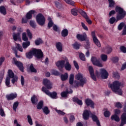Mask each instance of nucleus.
I'll list each match as a JSON object with an SVG mask.
<instances>
[{
    "label": "nucleus",
    "instance_id": "56",
    "mask_svg": "<svg viewBox=\"0 0 126 126\" xmlns=\"http://www.w3.org/2000/svg\"><path fill=\"white\" fill-rule=\"evenodd\" d=\"M114 112V115H116V116H119L120 114H121V110L119 109H115Z\"/></svg>",
    "mask_w": 126,
    "mask_h": 126
},
{
    "label": "nucleus",
    "instance_id": "41",
    "mask_svg": "<svg viewBox=\"0 0 126 126\" xmlns=\"http://www.w3.org/2000/svg\"><path fill=\"white\" fill-rule=\"evenodd\" d=\"M54 3L55 4V6H56V7H57L58 8H61V7H63V4H62V3L58 1L55 0L54 1Z\"/></svg>",
    "mask_w": 126,
    "mask_h": 126
},
{
    "label": "nucleus",
    "instance_id": "63",
    "mask_svg": "<svg viewBox=\"0 0 126 126\" xmlns=\"http://www.w3.org/2000/svg\"><path fill=\"white\" fill-rule=\"evenodd\" d=\"M81 25L82 27L83 28V29H84V30H85L86 31H88V28L87 27V26H86L85 24H84L83 22H82Z\"/></svg>",
    "mask_w": 126,
    "mask_h": 126
},
{
    "label": "nucleus",
    "instance_id": "14",
    "mask_svg": "<svg viewBox=\"0 0 126 126\" xmlns=\"http://www.w3.org/2000/svg\"><path fill=\"white\" fill-rule=\"evenodd\" d=\"M17 97V94L16 93H11L6 95V99L8 101H10V100H13Z\"/></svg>",
    "mask_w": 126,
    "mask_h": 126
},
{
    "label": "nucleus",
    "instance_id": "44",
    "mask_svg": "<svg viewBox=\"0 0 126 126\" xmlns=\"http://www.w3.org/2000/svg\"><path fill=\"white\" fill-rule=\"evenodd\" d=\"M27 119H28V122L29 125H30V126H32L33 125V121L32 120L31 116L28 115Z\"/></svg>",
    "mask_w": 126,
    "mask_h": 126
},
{
    "label": "nucleus",
    "instance_id": "16",
    "mask_svg": "<svg viewBox=\"0 0 126 126\" xmlns=\"http://www.w3.org/2000/svg\"><path fill=\"white\" fill-rule=\"evenodd\" d=\"M65 63V60H62V61H59L57 62L56 63V66L58 67H61V68H63L64 67V64Z\"/></svg>",
    "mask_w": 126,
    "mask_h": 126
},
{
    "label": "nucleus",
    "instance_id": "24",
    "mask_svg": "<svg viewBox=\"0 0 126 126\" xmlns=\"http://www.w3.org/2000/svg\"><path fill=\"white\" fill-rule=\"evenodd\" d=\"M28 69L29 70H30L32 72H37V70L34 68V66L33 65V64H30L28 66Z\"/></svg>",
    "mask_w": 126,
    "mask_h": 126
},
{
    "label": "nucleus",
    "instance_id": "62",
    "mask_svg": "<svg viewBox=\"0 0 126 126\" xmlns=\"http://www.w3.org/2000/svg\"><path fill=\"white\" fill-rule=\"evenodd\" d=\"M30 24L32 28H36V24H35V21H31L30 22Z\"/></svg>",
    "mask_w": 126,
    "mask_h": 126
},
{
    "label": "nucleus",
    "instance_id": "2",
    "mask_svg": "<svg viewBox=\"0 0 126 126\" xmlns=\"http://www.w3.org/2000/svg\"><path fill=\"white\" fill-rule=\"evenodd\" d=\"M121 86H122V83L119 82V81H115L113 84H109L108 85V87L109 88H111L113 92L118 95L123 94V91L121 89Z\"/></svg>",
    "mask_w": 126,
    "mask_h": 126
},
{
    "label": "nucleus",
    "instance_id": "4",
    "mask_svg": "<svg viewBox=\"0 0 126 126\" xmlns=\"http://www.w3.org/2000/svg\"><path fill=\"white\" fill-rule=\"evenodd\" d=\"M75 78L77 80L80 81V82H75V84L77 87H78V86L83 87V85H84V84L87 82L86 79L85 78H83V75L80 73H79L75 76Z\"/></svg>",
    "mask_w": 126,
    "mask_h": 126
},
{
    "label": "nucleus",
    "instance_id": "46",
    "mask_svg": "<svg viewBox=\"0 0 126 126\" xmlns=\"http://www.w3.org/2000/svg\"><path fill=\"white\" fill-rule=\"evenodd\" d=\"M11 78V83L13 84H14L15 82H16L18 80V77L16 75H15V76L12 77Z\"/></svg>",
    "mask_w": 126,
    "mask_h": 126
},
{
    "label": "nucleus",
    "instance_id": "28",
    "mask_svg": "<svg viewBox=\"0 0 126 126\" xmlns=\"http://www.w3.org/2000/svg\"><path fill=\"white\" fill-rule=\"evenodd\" d=\"M61 35L62 37H66L68 35V30L66 29L63 30L61 32Z\"/></svg>",
    "mask_w": 126,
    "mask_h": 126
},
{
    "label": "nucleus",
    "instance_id": "51",
    "mask_svg": "<svg viewBox=\"0 0 126 126\" xmlns=\"http://www.w3.org/2000/svg\"><path fill=\"white\" fill-rule=\"evenodd\" d=\"M55 111L60 116H64V115H65V113L63 112L61 110L55 109Z\"/></svg>",
    "mask_w": 126,
    "mask_h": 126
},
{
    "label": "nucleus",
    "instance_id": "29",
    "mask_svg": "<svg viewBox=\"0 0 126 126\" xmlns=\"http://www.w3.org/2000/svg\"><path fill=\"white\" fill-rule=\"evenodd\" d=\"M29 46H30V41H28L26 42H23L22 43V47L24 49H27Z\"/></svg>",
    "mask_w": 126,
    "mask_h": 126
},
{
    "label": "nucleus",
    "instance_id": "32",
    "mask_svg": "<svg viewBox=\"0 0 126 126\" xmlns=\"http://www.w3.org/2000/svg\"><path fill=\"white\" fill-rule=\"evenodd\" d=\"M111 120L115 121V122H120V117L116 115H113L111 117Z\"/></svg>",
    "mask_w": 126,
    "mask_h": 126
},
{
    "label": "nucleus",
    "instance_id": "57",
    "mask_svg": "<svg viewBox=\"0 0 126 126\" xmlns=\"http://www.w3.org/2000/svg\"><path fill=\"white\" fill-rule=\"evenodd\" d=\"M125 26V23H121L118 26V30H122L123 29V28Z\"/></svg>",
    "mask_w": 126,
    "mask_h": 126
},
{
    "label": "nucleus",
    "instance_id": "8",
    "mask_svg": "<svg viewBox=\"0 0 126 126\" xmlns=\"http://www.w3.org/2000/svg\"><path fill=\"white\" fill-rule=\"evenodd\" d=\"M12 63L15 64V65H16V66H17L19 68L21 71H22V72L24 71V67H23V64L21 62L17 61V60H16V58H13Z\"/></svg>",
    "mask_w": 126,
    "mask_h": 126
},
{
    "label": "nucleus",
    "instance_id": "60",
    "mask_svg": "<svg viewBox=\"0 0 126 126\" xmlns=\"http://www.w3.org/2000/svg\"><path fill=\"white\" fill-rule=\"evenodd\" d=\"M113 75L114 77H115V78H117L118 79L120 78V74H119V73H118V72H113Z\"/></svg>",
    "mask_w": 126,
    "mask_h": 126
},
{
    "label": "nucleus",
    "instance_id": "47",
    "mask_svg": "<svg viewBox=\"0 0 126 126\" xmlns=\"http://www.w3.org/2000/svg\"><path fill=\"white\" fill-rule=\"evenodd\" d=\"M43 101H39L36 106L37 109L38 110H41V109L43 108Z\"/></svg>",
    "mask_w": 126,
    "mask_h": 126
},
{
    "label": "nucleus",
    "instance_id": "15",
    "mask_svg": "<svg viewBox=\"0 0 126 126\" xmlns=\"http://www.w3.org/2000/svg\"><path fill=\"white\" fill-rule=\"evenodd\" d=\"M56 47L57 51L60 52V53H62V52L63 51V43H62V42H57L56 43Z\"/></svg>",
    "mask_w": 126,
    "mask_h": 126
},
{
    "label": "nucleus",
    "instance_id": "27",
    "mask_svg": "<svg viewBox=\"0 0 126 126\" xmlns=\"http://www.w3.org/2000/svg\"><path fill=\"white\" fill-rule=\"evenodd\" d=\"M78 12H79V13L81 14L82 16L84 17V18L86 19L87 17H88V16L87 15V14L86 13V12L82 10L81 9H78Z\"/></svg>",
    "mask_w": 126,
    "mask_h": 126
},
{
    "label": "nucleus",
    "instance_id": "37",
    "mask_svg": "<svg viewBox=\"0 0 126 126\" xmlns=\"http://www.w3.org/2000/svg\"><path fill=\"white\" fill-rule=\"evenodd\" d=\"M42 111L45 115H49V114H50V110H49L48 107H44L43 108H42Z\"/></svg>",
    "mask_w": 126,
    "mask_h": 126
},
{
    "label": "nucleus",
    "instance_id": "3",
    "mask_svg": "<svg viewBox=\"0 0 126 126\" xmlns=\"http://www.w3.org/2000/svg\"><path fill=\"white\" fill-rule=\"evenodd\" d=\"M34 55L37 59H42L44 57V54L41 49L35 48L32 49L30 52L26 53V57L28 59H32Z\"/></svg>",
    "mask_w": 126,
    "mask_h": 126
},
{
    "label": "nucleus",
    "instance_id": "22",
    "mask_svg": "<svg viewBox=\"0 0 126 126\" xmlns=\"http://www.w3.org/2000/svg\"><path fill=\"white\" fill-rule=\"evenodd\" d=\"M92 119L94 122H95L96 123L97 126H101L100 121H99V120L98 119V117L96 115H92Z\"/></svg>",
    "mask_w": 126,
    "mask_h": 126
},
{
    "label": "nucleus",
    "instance_id": "6",
    "mask_svg": "<svg viewBox=\"0 0 126 126\" xmlns=\"http://www.w3.org/2000/svg\"><path fill=\"white\" fill-rule=\"evenodd\" d=\"M100 73L98 71H96L95 74H96L97 76H100V74L101 75V77L102 79H107L108 77L109 76V73L108 71L106 70L104 68H101L99 70Z\"/></svg>",
    "mask_w": 126,
    "mask_h": 126
},
{
    "label": "nucleus",
    "instance_id": "39",
    "mask_svg": "<svg viewBox=\"0 0 126 126\" xmlns=\"http://www.w3.org/2000/svg\"><path fill=\"white\" fill-rule=\"evenodd\" d=\"M109 2V7H114L116 3H115V1L114 0H108Z\"/></svg>",
    "mask_w": 126,
    "mask_h": 126
},
{
    "label": "nucleus",
    "instance_id": "61",
    "mask_svg": "<svg viewBox=\"0 0 126 126\" xmlns=\"http://www.w3.org/2000/svg\"><path fill=\"white\" fill-rule=\"evenodd\" d=\"M0 115L1 117H5V114L4 113V111L1 107L0 108Z\"/></svg>",
    "mask_w": 126,
    "mask_h": 126
},
{
    "label": "nucleus",
    "instance_id": "64",
    "mask_svg": "<svg viewBox=\"0 0 126 126\" xmlns=\"http://www.w3.org/2000/svg\"><path fill=\"white\" fill-rule=\"evenodd\" d=\"M51 74H53V75H59V74H60L59 72L56 70H52L51 71Z\"/></svg>",
    "mask_w": 126,
    "mask_h": 126
},
{
    "label": "nucleus",
    "instance_id": "19",
    "mask_svg": "<svg viewBox=\"0 0 126 126\" xmlns=\"http://www.w3.org/2000/svg\"><path fill=\"white\" fill-rule=\"evenodd\" d=\"M90 114H91V112H90V111H88L87 110H85L83 113L84 120H88V119H89V115H90Z\"/></svg>",
    "mask_w": 126,
    "mask_h": 126
},
{
    "label": "nucleus",
    "instance_id": "9",
    "mask_svg": "<svg viewBox=\"0 0 126 126\" xmlns=\"http://www.w3.org/2000/svg\"><path fill=\"white\" fill-rule=\"evenodd\" d=\"M91 61L92 62L94 65H96V66H98V67H103V64L100 62L99 60L97 59V58L95 57H92Z\"/></svg>",
    "mask_w": 126,
    "mask_h": 126
},
{
    "label": "nucleus",
    "instance_id": "34",
    "mask_svg": "<svg viewBox=\"0 0 126 126\" xmlns=\"http://www.w3.org/2000/svg\"><path fill=\"white\" fill-rule=\"evenodd\" d=\"M0 12L2 14H3V15H5V14H6V9H5V8L3 6H0Z\"/></svg>",
    "mask_w": 126,
    "mask_h": 126
},
{
    "label": "nucleus",
    "instance_id": "12",
    "mask_svg": "<svg viewBox=\"0 0 126 126\" xmlns=\"http://www.w3.org/2000/svg\"><path fill=\"white\" fill-rule=\"evenodd\" d=\"M76 37L80 41H85L87 39V34H86V32H84L83 34H78L76 35Z\"/></svg>",
    "mask_w": 126,
    "mask_h": 126
},
{
    "label": "nucleus",
    "instance_id": "38",
    "mask_svg": "<svg viewBox=\"0 0 126 126\" xmlns=\"http://www.w3.org/2000/svg\"><path fill=\"white\" fill-rule=\"evenodd\" d=\"M100 58L103 62H107L108 60V56L106 54H102Z\"/></svg>",
    "mask_w": 126,
    "mask_h": 126
},
{
    "label": "nucleus",
    "instance_id": "58",
    "mask_svg": "<svg viewBox=\"0 0 126 126\" xmlns=\"http://www.w3.org/2000/svg\"><path fill=\"white\" fill-rule=\"evenodd\" d=\"M27 33L29 38L31 40V39H32V33L30 32V30H27Z\"/></svg>",
    "mask_w": 126,
    "mask_h": 126
},
{
    "label": "nucleus",
    "instance_id": "36",
    "mask_svg": "<svg viewBox=\"0 0 126 126\" xmlns=\"http://www.w3.org/2000/svg\"><path fill=\"white\" fill-rule=\"evenodd\" d=\"M48 20L49 21L48 27H49V28H51V27L54 25V23H53V21H52V18H51V17H49L48 18Z\"/></svg>",
    "mask_w": 126,
    "mask_h": 126
},
{
    "label": "nucleus",
    "instance_id": "59",
    "mask_svg": "<svg viewBox=\"0 0 126 126\" xmlns=\"http://www.w3.org/2000/svg\"><path fill=\"white\" fill-rule=\"evenodd\" d=\"M79 57L81 61H83L84 62L85 61V56L84 55V54H83V53H80L79 54Z\"/></svg>",
    "mask_w": 126,
    "mask_h": 126
},
{
    "label": "nucleus",
    "instance_id": "26",
    "mask_svg": "<svg viewBox=\"0 0 126 126\" xmlns=\"http://www.w3.org/2000/svg\"><path fill=\"white\" fill-rule=\"evenodd\" d=\"M31 101L32 104H37V103H38V98H37V96H36L35 95H33L31 97Z\"/></svg>",
    "mask_w": 126,
    "mask_h": 126
},
{
    "label": "nucleus",
    "instance_id": "48",
    "mask_svg": "<svg viewBox=\"0 0 126 126\" xmlns=\"http://www.w3.org/2000/svg\"><path fill=\"white\" fill-rule=\"evenodd\" d=\"M78 12V9H72L71 10V13L72 14V15H74L75 16H76L77 15V13Z\"/></svg>",
    "mask_w": 126,
    "mask_h": 126
},
{
    "label": "nucleus",
    "instance_id": "30",
    "mask_svg": "<svg viewBox=\"0 0 126 126\" xmlns=\"http://www.w3.org/2000/svg\"><path fill=\"white\" fill-rule=\"evenodd\" d=\"M72 90H70V92H63L61 93L62 97L63 98H65V97H67V94L69 93V94H71L72 93Z\"/></svg>",
    "mask_w": 126,
    "mask_h": 126
},
{
    "label": "nucleus",
    "instance_id": "55",
    "mask_svg": "<svg viewBox=\"0 0 126 126\" xmlns=\"http://www.w3.org/2000/svg\"><path fill=\"white\" fill-rule=\"evenodd\" d=\"M104 116L105 118H109L111 116V112L108 110H106L104 113Z\"/></svg>",
    "mask_w": 126,
    "mask_h": 126
},
{
    "label": "nucleus",
    "instance_id": "10",
    "mask_svg": "<svg viewBox=\"0 0 126 126\" xmlns=\"http://www.w3.org/2000/svg\"><path fill=\"white\" fill-rule=\"evenodd\" d=\"M62 59L65 61V64L64 65L65 69L69 71L71 69V65L69 63L68 60L65 57H63Z\"/></svg>",
    "mask_w": 126,
    "mask_h": 126
},
{
    "label": "nucleus",
    "instance_id": "33",
    "mask_svg": "<svg viewBox=\"0 0 126 126\" xmlns=\"http://www.w3.org/2000/svg\"><path fill=\"white\" fill-rule=\"evenodd\" d=\"M61 77L62 81H64L68 78V75L67 74V73H65L64 75H62Z\"/></svg>",
    "mask_w": 126,
    "mask_h": 126
},
{
    "label": "nucleus",
    "instance_id": "50",
    "mask_svg": "<svg viewBox=\"0 0 126 126\" xmlns=\"http://www.w3.org/2000/svg\"><path fill=\"white\" fill-rule=\"evenodd\" d=\"M16 48L19 51V52H23V48L19 44H16Z\"/></svg>",
    "mask_w": 126,
    "mask_h": 126
},
{
    "label": "nucleus",
    "instance_id": "21",
    "mask_svg": "<svg viewBox=\"0 0 126 126\" xmlns=\"http://www.w3.org/2000/svg\"><path fill=\"white\" fill-rule=\"evenodd\" d=\"M121 124L120 126H124L126 124V114L123 113L121 116Z\"/></svg>",
    "mask_w": 126,
    "mask_h": 126
},
{
    "label": "nucleus",
    "instance_id": "43",
    "mask_svg": "<svg viewBox=\"0 0 126 126\" xmlns=\"http://www.w3.org/2000/svg\"><path fill=\"white\" fill-rule=\"evenodd\" d=\"M8 75L9 78H12V77L15 76H14V73H13V72L11 70H8Z\"/></svg>",
    "mask_w": 126,
    "mask_h": 126
},
{
    "label": "nucleus",
    "instance_id": "52",
    "mask_svg": "<svg viewBox=\"0 0 126 126\" xmlns=\"http://www.w3.org/2000/svg\"><path fill=\"white\" fill-rule=\"evenodd\" d=\"M115 107L118 109H122L123 108V104L120 102L115 103Z\"/></svg>",
    "mask_w": 126,
    "mask_h": 126
},
{
    "label": "nucleus",
    "instance_id": "25",
    "mask_svg": "<svg viewBox=\"0 0 126 126\" xmlns=\"http://www.w3.org/2000/svg\"><path fill=\"white\" fill-rule=\"evenodd\" d=\"M93 41L95 44V45L98 47V48H100L101 47V43H100V41L99 40H98V38L97 37H94L93 38Z\"/></svg>",
    "mask_w": 126,
    "mask_h": 126
},
{
    "label": "nucleus",
    "instance_id": "5",
    "mask_svg": "<svg viewBox=\"0 0 126 126\" xmlns=\"http://www.w3.org/2000/svg\"><path fill=\"white\" fill-rule=\"evenodd\" d=\"M36 20L40 26H44L46 22V19L43 14L39 13L36 16Z\"/></svg>",
    "mask_w": 126,
    "mask_h": 126
},
{
    "label": "nucleus",
    "instance_id": "20",
    "mask_svg": "<svg viewBox=\"0 0 126 126\" xmlns=\"http://www.w3.org/2000/svg\"><path fill=\"white\" fill-rule=\"evenodd\" d=\"M20 32H18L17 33H13V38L14 41H21V37H20Z\"/></svg>",
    "mask_w": 126,
    "mask_h": 126
},
{
    "label": "nucleus",
    "instance_id": "31",
    "mask_svg": "<svg viewBox=\"0 0 126 126\" xmlns=\"http://www.w3.org/2000/svg\"><path fill=\"white\" fill-rule=\"evenodd\" d=\"M73 102H76L77 104H78L80 105H82L83 104L82 100L79 99L77 97H74L73 98Z\"/></svg>",
    "mask_w": 126,
    "mask_h": 126
},
{
    "label": "nucleus",
    "instance_id": "53",
    "mask_svg": "<svg viewBox=\"0 0 126 126\" xmlns=\"http://www.w3.org/2000/svg\"><path fill=\"white\" fill-rule=\"evenodd\" d=\"M72 46L74 49H76V50H78V49H79V47H80V45L77 42H75L72 44Z\"/></svg>",
    "mask_w": 126,
    "mask_h": 126
},
{
    "label": "nucleus",
    "instance_id": "54",
    "mask_svg": "<svg viewBox=\"0 0 126 126\" xmlns=\"http://www.w3.org/2000/svg\"><path fill=\"white\" fill-rule=\"evenodd\" d=\"M66 3L68 4H70V5H74V1L71 0H63Z\"/></svg>",
    "mask_w": 126,
    "mask_h": 126
},
{
    "label": "nucleus",
    "instance_id": "1",
    "mask_svg": "<svg viewBox=\"0 0 126 126\" xmlns=\"http://www.w3.org/2000/svg\"><path fill=\"white\" fill-rule=\"evenodd\" d=\"M115 10L116 12L118 13L117 15V19L114 17H112L109 19V23L110 24H114V22H118L119 20H122L126 15V12L124 10V9L122 8L116 6L115 8Z\"/></svg>",
    "mask_w": 126,
    "mask_h": 126
},
{
    "label": "nucleus",
    "instance_id": "49",
    "mask_svg": "<svg viewBox=\"0 0 126 126\" xmlns=\"http://www.w3.org/2000/svg\"><path fill=\"white\" fill-rule=\"evenodd\" d=\"M5 84L6 86H7L8 87H10V86L9 85V84H10V78L8 77H7L6 78Z\"/></svg>",
    "mask_w": 126,
    "mask_h": 126
},
{
    "label": "nucleus",
    "instance_id": "23",
    "mask_svg": "<svg viewBox=\"0 0 126 126\" xmlns=\"http://www.w3.org/2000/svg\"><path fill=\"white\" fill-rule=\"evenodd\" d=\"M34 13H36V11L32 10L30 11L26 15V18L27 19H31L32 18V14H34Z\"/></svg>",
    "mask_w": 126,
    "mask_h": 126
},
{
    "label": "nucleus",
    "instance_id": "18",
    "mask_svg": "<svg viewBox=\"0 0 126 126\" xmlns=\"http://www.w3.org/2000/svg\"><path fill=\"white\" fill-rule=\"evenodd\" d=\"M85 102L87 106H91V108L94 109V102L91 99L89 98L86 99Z\"/></svg>",
    "mask_w": 126,
    "mask_h": 126
},
{
    "label": "nucleus",
    "instance_id": "40",
    "mask_svg": "<svg viewBox=\"0 0 126 126\" xmlns=\"http://www.w3.org/2000/svg\"><path fill=\"white\" fill-rule=\"evenodd\" d=\"M18 105H19V103L18 101H16L13 103V110L14 111V112H16Z\"/></svg>",
    "mask_w": 126,
    "mask_h": 126
},
{
    "label": "nucleus",
    "instance_id": "7",
    "mask_svg": "<svg viewBox=\"0 0 126 126\" xmlns=\"http://www.w3.org/2000/svg\"><path fill=\"white\" fill-rule=\"evenodd\" d=\"M42 91L45 93L46 95H48V96H49L51 97V98H52V99H57L58 97H57V94L56 93V92H54L52 93L50 92L49 90H47V89L44 87L42 88Z\"/></svg>",
    "mask_w": 126,
    "mask_h": 126
},
{
    "label": "nucleus",
    "instance_id": "35",
    "mask_svg": "<svg viewBox=\"0 0 126 126\" xmlns=\"http://www.w3.org/2000/svg\"><path fill=\"white\" fill-rule=\"evenodd\" d=\"M22 38L25 42L28 41V37H27V35L26 34V32H24L22 34Z\"/></svg>",
    "mask_w": 126,
    "mask_h": 126
},
{
    "label": "nucleus",
    "instance_id": "45",
    "mask_svg": "<svg viewBox=\"0 0 126 126\" xmlns=\"http://www.w3.org/2000/svg\"><path fill=\"white\" fill-rule=\"evenodd\" d=\"M74 79V75L71 74L69 76V83L70 84H73V80Z\"/></svg>",
    "mask_w": 126,
    "mask_h": 126
},
{
    "label": "nucleus",
    "instance_id": "13",
    "mask_svg": "<svg viewBox=\"0 0 126 126\" xmlns=\"http://www.w3.org/2000/svg\"><path fill=\"white\" fill-rule=\"evenodd\" d=\"M112 51L113 49H112V47L109 45H106L102 49V51L104 53H106V54H111Z\"/></svg>",
    "mask_w": 126,
    "mask_h": 126
},
{
    "label": "nucleus",
    "instance_id": "42",
    "mask_svg": "<svg viewBox=\"0 0 126 126\" xmlns=\"http://www.w3.org/2000/svg\"><path fill=\"white\" fill-rule=\"evenodd\" d=\"M41 44H43V40L41 39L38 38L35 40V44L36 46H39V45H41Z\"/></svg>",
    "mask_w": 126,
    "mask_h": 126
},
{
    "label": "nucleus",
    "instance_id": "17",
    "mask_svg": "<svg viewBox=\"0 0 126 126\" xmlns=\"http://www.w3.org/2000/svg\"><path fill=\"white\" fill-rule=\"evenodd\" d=\"M89 70L90 71V73L92 78L93 79V80L96 81V77L94 74V70L93 69V67L91 66H90L89 67Z\"/></svg>",
    "mask_w": 126,
    "mask_h": 126
},
{
    "label": "nucleus",
    "instance_id": "11",
    "mask_svg": "<svg viewBox=\"0 0 126 126\" xmlns=\"http://www.w3.org/2000/svg\"><path fill=\"white\" fill-rule=\"evenodd\" d=\"M43 83L45 87L47 88V89H52V88H53L52 83L50 81V80L48 79H43Z\"/></svg>",
    "mask_w": 126,
    "mask_h": 126
}]
</instances>
